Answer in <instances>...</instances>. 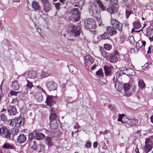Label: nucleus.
Masks as SVG:
<instances>
[{"mask_svg":"<svg viewBox=\"0 0 153 153\" xmlns=\"http://www.w3.org/2000/svg\"><path fill=\"white\" fill-rule=\"evenodd\" d=\"M100 37L102 39H108V35L106 33H103V34Z\"/></svg>","mask_w":153,"mask_h":153,"instance_id":"nucleus-46","label":"nucleus"},{"mask_svg":"<svg viewBox=\"0 0 153 153\" xmlns=\"http://www.w3.org/2000/svg\"><path fill=\"white\" fill-rule=\"evenodd\" d=\"M84 24L87 28L90 29H94L96 27L95 22L94 19H93L85 20L84 21Z\"/></svg>","mask_w":153,"mask_h":153,"instance_id":"nucleus-4","label":"nucleus"},{"mask_svg":"<svg viewBox=\"0 0 153 153\" xmlns=\"http://www.w3.org/2000/svg\"><path fill=\"white\" fill-rule=\"evenodd\" d=\"M146 140H148L149 143L153 144V136L151 137L149 139H146Z\"/></svg>","mask_w":153,"mask_h":153,"instance_id":"nucleus-56","label":"nucleus"},{"mask_svg":"<svg viewBox=\"0 0 153 153\" xmlns=\"http://www.w3.org/2000/svg\"><path fill=\"white\" fill-rule=\"evenodd\" d=\"M114 82L115 83V87L116 89L118 91H121L123 88V86L122 84L118 81Z\"/></svg>","mask_w":153,"mask_h":153,"instance_id":"nucleus-23","label":"nucleus"},{"mask_svg":"<svg viewBox=\"0 0 153 153\" xmlns=\"http://www.w3.org/2000/svg\"><path fill=\"white\" fill-rule=\"evenodd\" d=\"M150 40L151 41H153V35L152 36H150L149 37Z\"/></svg>","mask_w":153,"mask_h":153,"instance_id":"nucleus-64","label":"nucleus"},{"mask_svg":"<svg viewBox=\"0 0 153 153\" xmlns=\"http://www.w3.org/2000/svg\"><path fill=\"white\" fill-rule=\"evenodd\" d=\"M85 63V65H88L92 64L94 62V59L90 55H87L84 58Z\"/></svg>","mask_w":153,"mask_h":153,"instance_id":"nucleus-10","label":"nucleus"},{"mask_svg":"<svg viewBox=\"0 0 153 153\" xmlns=\"http://www.w3.org/2000/svg\"><path fill=\"white\" fill-rule=\"evenodd\" d=\"M129 41L130 42L133 44L135 42V40L134 39V37L133 36H130L128 38Z\"/></svg>","mask_w":153,"mask_h":153,"instance_id":"nucleus-47","label":"nucleus"},{"mask_svg":"<svg viewBox=\"0 0 153 153\" xmlns=\"http://www.w3.org/2000/svg\"><path fill=\"white\" fill-rule=\"evenodd\" d=\"M26 140L25 136L24 134H20L17 137V141L19 143H24Z\"/></svg>","mask_w":153,"mask_h":153,"instance_id":"nucleus-14","label":"nucleus"},{"mask_svg":"<svg viewBox=\"0 0 153 153\" xmlns=\"http://www.w3.org/2000/svg\"><path fill=\"white\" fill-rule=\"evenodd\" d=\"M91 143L89 142H87L85 145V146L87 148H88L91 146Z\"/></svg>","mask_w":153,"mask_h":153,"instance_id":"nucleus-57","label":"nucleus"},{"mask_svg":"<svg viewBox=\"0 0 153 153\" xmlns=\"http://www.w3.org/2000/svg\"><path fill=\"white\" fill-rule=\"evenodd\" d=\"M29 146L32 149H35L36 148V145L35 141L32 140H30L28 143Z\"/></svg>","mask_w":153,"mask_h":153,"instance_id":"nucleus-27","label":"nucleus"},{"mask_svg":"<svg viewBox=\"0 0 153 153\" xmlns=\"http://www.w3.org/2000/svg\"><path fill=\"white\" fill-rule=\"evenodd\" d=\"M47 86L49 91H51L55 90L56 88V84L53 81H50L47 84Z\"/></svg>","mask_w":153,"mask_h":153,"instance_id":"nucleus-9","label":"nucleus"},{"mask_svg":"<svg viewBox=\"0 0 153 153\" xmlns=\"http://www.w3.org/2000/svg\"><path fill=\"white\" fill-rule=\"evenodd\" d=\"M35 99L39 102H41L43 99L42 94L40 92L36 93L34 95Z\"/></svg>","mask_w":153,"mask_h":153,"instance_id":"nucleus-22","label":"nucleus"},{"mask_svg":"<svg viewBox=\"0 0 153 153\" xmlns=\"http://www.w3.org/2000/svg\"><path fill=\"white\" fill-rule=\"evenodd\" d=\"M131 85L129 83H126L124 84L123 90L124 91L130 90Z\"/></svg>","mask_w":153,"mask_h":153,"instance_id":"nucleus-35","label":"nucleus"},{"mask_svg":"<svg viewBox=\"0 0 153 153\" xmlns=\"http://www.w3.org/2000/svg\"><path fill=\"white\" fill-rule=\"evenodd\" d=\"M117 2V0H111L110 3L111 4V6L107 9V10L110 13L114 14L117 12L118 8L116 6V4Z\"/></svg>","mask_w":153,"mask_h":153,"instance_id":"nucleus-3","label":"nucleus"},{"mask_svg":"<svg viewBox=\"0 0 153 153\" xmlns=\"http://www.w3.org/2000/svg\"><path fill=\"white\" fill-rule=\"evenodd\" d=\"M131 119H129L128 118H125L124 119L123 121V123H126L129 125H131Z\"/></svg>","mask_w":153,"mask_h":153,"instance_id":"nucleus-40","label":"nucleus"},{"mask_svg":"<svg viewBox=\"0 0 153 153\" xmlns=\"http://www.w3.org/2000/svg\"><path fill=\"white\" fill-rule=\"evenodd\" d=\"M27 84L26 85L27 87L28 88H31L33 86V84L32 82L29 81L28 80H27Z\"/></svg>","mask_w":153,"mask_h":153,"instance_id":"nucleus-49","label":"nucleus"},{"mask_svg":"<svg viewBox=\"0 0 153 153\" xmlns=\"http://www.w3.org/2000/svg\"><path fill=\"white\" fill-rule=\"evenodd\" d=\"M106 29L107 33L111 36L114 35L116 33V30L113 27H108Z\"/></svg>","mask_w":153,"mask_h":153,"instance_id":"nucleus-15","label":"nucleus"},{"mask_svg":"<svg viewBox=\"0 0 153 153\" xmlns=\"http://www.w3.org/2000/svg\"><path fill=\"white\" fill-rule=\"evenodd\" d=\"M104 69L105 71V74L106 76L109 75L111 73V70L109 67L106 65L104 67Z\"/></svg>","mask_w":153,"mask_h":153,"instance_id":"nucleus-29","label":"nucleus"},{"mask_svg":"<svg viewBox=\"0 0 153 153\" xmlns=\"http://www.w3.org/2000/svg\"><path fill=\"white\" fill-rule=\"evenodd\" d=\"M104 48L107 50H110L112 48L111 45L109 44H105L104 45Z\"/></svg>","mask_w":153,"mask_h":153,"instance_id":"nucleus-43","label":"nucleus"},{"mask_svg":"<svg viewBox=\"0 0 153 153\" xmlns=\"http://www.w3.org/2000/svg\"><path fill=\"white\" fill-rule=\"evenodd\" d=\"M54 97L51 96H48L46 99L47 105L51 106L54 102Z\"/></svg>","mask_w":153,"mask_h":153,"instance_id":"nucleus-11","label":"nucleus"},{"mask_svg":"<svg viewBox=\"0 0 153 153\" xmlns=\"http://www.w3.org/2000/svg\"><path fill=\"white\" fill-rule=\"evenodd\" d=\"M18 102V100L17 98H14L13 99L11 103L15 104V105H17Z\"/></svg>","mask_w":153,"mask_h":153,"instance_id":"nucleus-53","label":"nucleus"},{"mask_svg":"<svg viewBox=\"0 0 153 153\" xmlns=\"http://www.w3.org/2000/svg\"><path fill=\"white\" fill-rule=\"evenodd\" d=\"M50 114L49 118L51 121L56 118L57 116L52 108H51L50 110Z\"/></svg>","mask_w":153,"mask_h":153,"instance_id":"nucleus-19","label":"nucleus"},{"mask_svg":"<svg viewBox=\"0 0 153 153\" xmlns=\"http://www.w3.org/2000/svg\"><path fill=\"white\" fill-rule=\"evenodd\" d=\"M134 28L139 29L140 27V25L139 23L137 22H134L133 23Z\"/></svg>","mask_w":153,"mask_h":153,"instance_id":"nucleus-41","label":"nucleus"},{"mask_svg":"<svg viewBox=\"0 0 153 153\" xmlns=\"http://www.w3.org/2000/svg\"><path fill=\"white\" fill-rule=\"evenodd\" d=\"M131 13L132 12L131 11L126 10V18L128 19Z\"/></svg>","mask_w":153,"mask_h":153,"instance_id":"nucleus-45","label":"nucleus"},{"mask_svg":"<svg viewBox=\"0 0 153 153\" xmlns=\"http://www.w3.org/2000/svg\"><path fill=\"white\" fill-rule=\"evenodd\" d=\"M97 2L102 10H105V7L100 1H97Z\"/></svg>","mask_w":153,"mask_h":153,"instance_id":"nucleus-36","label":"nucleus"},{"mask_svg":"<svg viewBox=\"0 0 153 153\" xmlns=\"http://www.w3.org/2000/svg\"><path fill=\"white\" fill-rule=\"evenodd\" d=\"M53 4L55 5L56 9L58 11L59 10V7L61 4L60 3H53Z\"/></svg>","mask_w":153,"mask_h":153,"instance_id":"nucleus-55","label":"nucleus"},{"mask_svg":"<svg viewBox=\"0 0 153 153\" xmlns=\"http://www.w3.org/2000/svg\"><path fill=\"white\" fill-rule=\"evenodd\" d=\"M146 44V42L145 41H139L136 43V45L138 48H141L143 46L144 47Z\"/></svg>","mask_w":153,"mask_h":153,"instance_id":"nucleus-26","label":"nucleus"},{"mask_svg":"<svg viewBox=\"0 0 153 153\" xmlns=\"http://www.w3.org/2000/svg\"><path fill=\"white\" fill-rule=\"evenodd\" d=\"M32 7L35 10L39 11L40 9V6L38 3L34 1L32 3Z\"/></svg>","mask_w":153,"mask_h":153,"instance_id":"nucleus-17","label":"nucleus"},{"mask_svg":"<svg viewBox=\"0 0 153 153\" xmlns=\"http://www.w3.org/2000/svg\"><path fill=\"white\" fill-rule=\"evenodd\" d=\"M45 143L49 146L52 145L53 144V142L51 138L49 137H46L45 138Z\"/></svg>","mask_w":153,"mask_h":153,"instance_id":"nucleus-32","label":"nucleus"},{"mask_svg":"<svg viewBox=\"0 0 153 153\" xmlns=\"http://www.w3.org/2000/svg\"><path fill=\"white\" fill-rule=\"evenodd\" d=\"M96 19L97 20L98 22L100 24L102 23V21L100 18L97 17L96 18Z\"/></svg>","mask_w":153,"mask_h":153,"instance_id":"nucleus-59","label":"nucleus"},{"mask_svg":"<svg viewBox=\"0 0 153 153\" xmlns=\"http://www.w3.org/2000/svg\"><path fill=\"white\" fill-rule=\"evenodd\" d=\"M37 76V73L34 71H30L27 73V77L30 79H34Z\"/></svg>","mask_w":153,"mask_h":153,"instance_id":"nucleus-20","label":"nucleus"},{"mask_svg":"<svg viewBox=\"0 0 153 153\" xmlns=\"http://www.w3.org/2000/svg\"><path fill=\"white\" fill-rule=\"evenodd\" d=\"M24 123V120L23 118L19 117L12 119L10 124L13 126H16L17 127L22 126Z\"/></svg>","mask_w":153,"mask_h":153,"instance_id":"nucleus-2","label":"nucleus"},{"mask_svg":"<svg viewBox=\"0 0 153 153\" xmlns=\"http://www.w3.org/2000/svg\"><path fill=\"white\" fill-rule=\"evenodd\" d=\"M152 148V145L148 142L147 140H146L145 146L144 147V151L146 153H148L151 151Z\"/></svg>","mask_w":153,"mask_h":153,"instance_id":"nucleus-8","label":"nucleus"},{"mask_svg":"<svg viewBox=\"0 0 153 153\" xmlns=\"http://www.w3.org/2000/svg\"><path fill=\"white\" fill-rule=\"evenodd\" d=\"M11 87L13 89L15 90H18L19 88V85L18 82L16 81L12 82Z\"/></svg>","mask_w":153,"mask_h":153,"instance_id":"nucleus-25","label":"nucleus"},{"mask_svg":"<svg viewBox=\"0 0 153 153\" xmlns=\"http://www.w3.org/2000/svg\"><path fill=\"white\" fill-rule=\"evenodd\" d=\"M48 75L49 74L47 72L43 71L42 72L41 76L42 78H44L48 76Z\"/></svg>","mask_w":153,"mask_h":153,"instance_id":"nucleus-44","label":"nucleus"},{"mask_svg":"<svg viewBox=\"0 0 153 153\" xmlns=\"http://www.w3.org/2000/svg\"><path fill=\"white\" fill-rule=\"evenodd\" d=\"M19 130L18 129H15L13 131V134L14 135H16L18 133H19Z\"/></svg>","mask_w":153,"mask_h":153,"instance_id":"nucleus-54","label":"nucleus"},{"mask_svg":"<svg viewBox=\"0 0 153 153\" xmlns=\"http://www.w3.org/2000/svg\"><path fill=\"white\" fill-rule=\"evenodd\" d=\"M110 22L111 24L117 29L120 31L122 30L123 25L117 20L111 19Z\"/></svg>","mask_w":153,"mask_h":153,"instance_id":"nucleus-5","label":"nucleus"},{"mask_svg":"<svg viewBox=\"0 0 153 153\" xmlns=\"http://www.w3.org/2000/svg\"><path fill=\"white\" fill-rule=\"evenodd\" d=\"M100 51L102 56L106 58L108 56V53L105 51L102 48H100Z\"/></svg>","mask_w":153,"mask_h":153,"instance_id":"nucleus-34","label":"nucleus"},{"mask_svg":"<svg viewBox=\"0 0 153 153\" xmlns=\"http://www.w3.org/2000/svg\"><path fill=\"white\" fill-rule=\"evenodd\" d=\"M97 65L96 64H94V65L91 68V69L92 70H94L97 67Z\"/></svg>","mask_w":153,"mask_h":153,"instance_id":"nucleus-61","label":"nucleus"},{"mask_svg":"<svg viewBox=\"0 0 153 153\" xmlns=\"http://www.w3.org/2000/svg\"><path fill=\"white\" fill-rule=\"evenodd\" d=\"M80 127L79 126V125L78 124V123H77V124H76V125L74 127V128L75 129V128H79Z\"/></svg>","mask_w":153,"mask_h":153,"instance_id":"nucleus-62","label":"nucleus"},{"mask_svg":"<svg viewBox=\"0 0 153 153\" xmlns=\"http://www.w3.org/2000/svg\"><path fill=\"white\" fill-rule=\"evenodd\" d=\"M36 88L37 89H39L40 91H42L43 93H44L46 95V92L41 87L39 86H37L36 87Z\"/></svg>","mask_w":153,"mask_h":153,"instance_id":"nucleus-52","label":"nucleus"},{"mask_svg":"<svg viewBox=\"0 0 153 153\" xmlns=\"http://www.w3.org/2000/svg\"><path fill=\"white\" fill-rule=\"evenodd\" d=\"M0 134L3 137L7 138H9L10 136V134L9 131L4 127H2L0 128Z\"/></svg>","mask_w":153,"mask_h":153,"instance_id":"nucleus-6","label":"nucleus"},{"mask_svg":"<svg viewBox=\"0 0 153 153\" xmlns=\"http://www.w3.org/2000/svg\"><path fill=\"white\" fill-rule=\"evenodd\" d=\"M98 143L97 142H95L93 143V147L94 148H96L97 146Z\"/></svg>","mask_w":153,"mask_h":153,"instance_id":"nucleus-60","label":"nucleus"},{"mask_svg":"<svg viewBox=\"0 0 153 153\" xmlns=\"http://www.w3.org/2000/svg\"><path fill=\"white\" fill-rule=\"evenodd\" d=\"M39 147H40L41 149H44V147L42 145H40L39 146Z\"/></svg>","mask_w":153,"mask_h":153,"instance_id":"nucleus-63","label":"nucleus"},{"mask_svg":"<svg viewBox=\"0 0 153 153\" xmlns=\"http://www.w3.org/2000/svg\"><path fill=\"white\" fill-rule=\"evenodd\" d=\"M138 121L135 119H131L130 125H137V124Z\"/></svg>","mask_w":153,"mask_h":153,"instance_id":"nucleus-39","label":"nucleus"},{"mask_svg":"<svg viewBox=\"0 0 153 153\" xmlns=\"http://www.w3.org/2000/svg\"><path fill=\"white\" fill-rule=\"evenodd\" d=\"M133 91H135L134 88L132 90H129L124 91V95L127 97H129L132 95Z\"/></svg>","mask_w":153,"mask_h":153,"instance_id":"nucleus-31","label":"nucleus"},{"mask_svg":"<svg viewBox=\"0 0 153 153\" xmlns=\"http://www.w3.org/2000/svg\"><path fill=\"white\" fill-rule=\"evenodd\" d=\"M117 60V55L115 54H112L110 58V62L115 63L116 62Z\"/></svg>","mask_w":153,"mask_h":153,"instance_id":"nucleus-28","label":"nucleus"},{"mask_svg":"<svg viewBox=\"0 0 153 153\" xmlns=\"http://www.w3.org/2000/svg\"><path fill=\"white\" fill-rule=\"evenodd\" d=\"M121 76L120 73L119 72H117L114 75V78L113 79V81L114 82L118 81V79L120 78Z\"/></svg>","mask_w":153,"mask_h":153,"instance_id":"nucleus-30","label":"nucleus"},{"mask_svg":"<svg viewBox=\"0 0 153 153\" xmlns=\"http://www.w3.org/2000/svg\"><path fill=\"white\" fill-rule=\"evenodd\" d=\"M8 112L11 115H14L17 113L16 109L14 106H9L8 108Z\"/></svg>","mask_w":153,"mask_h":153,"instance_id":"nucleus-13","label":"nucleus"},{"mask_svg":"<svg viewBox=\"0 0 153 153\" xmlns=\"http://www.w3.org/2000/svg\"><path fill=\"white\" fill-rule=\"evenodd\" d=\"M71 12L73 15H75L76 16L75 21H78L79 17V11L78 9L77 8H74L72 10Z\"/></svg>","mask_w":153,"mask_h":153,"instance_id":"nucleus-18","label":"nucleus"},{"mask_svg":"<svg viewBox=\"0 0 153 153\" xmlns=\"http://www.w3.org/2000/svg\"><path fill=\"white\" fill-rule=\"evenodd\" d=\"M68 30L74 36H79L81 33L80 28L79 27L75 26L72 24L70 25Z\"/></svg>","mask_w":153,"mask_h":153,"instance_id":"nucleus-1","label":"nucleus"},{"mask_svg":"<svg viewBox=\"0 0 153 153\" xmlns=\"http://www.w3.org/2000/svg\"><path fill=\"white\" fill-rule=\"evenodd\" d=\"M1 118L3 121H6L7 120V117L3 114H1L0 116Z\"/></svg>","mask_w":153,"mask_h":153,"instance_id":"nucleus-48","label":"nucleus"},{"mask_svg":"<svg viewBox=\"0 0 153 153\" xmlns=\"http://www.w3.org/2000/svg\"><path fill=\"white\" fill-rule=\"evenodd\" d=\"M121 71H123L124 72L126 73L127 74L129 75L133 76L135 74L134 70L131 68L126 69L123 68L121 69Z\"/></svg>","mask_w":153,"mask_h":153,"instance_id":"nucleus-12","label":"nucleus"},{"mask_svg":"<svg viewBox=\"0 0 153 153\" xmlns=\"http://www.w3.org/2000/svg\"><path fill=\"white\" fill-rule=\"evenodd\" d=\"M43 4V10L46 12H48L51 9L50 4L49 3L48 0H40Z\"/></svg>","mask_w":153,"mask_h":153,"instance_id":"nucleus-7","label":"nucleus"},{"mask_svg":"<svg viewBox=\"0 0 153 153\" xmlns=\"http://www.w3.org/2000/svg\"><path fill=\"white\" fill-rule=\"evenodd\" d=\"M5 149H13V146L8 143H5L2 146Z\"/></svg>","mask_w":153,"mask_h":153,"instance_id":"nucleus-33","label":"nucleus"},{"mask_svg":"<svg viewBox=\"0 0 153 153\" xmlns=\"http://www.w3.org/2000/svg\"><path fill=\"white\" fill-rule=\"evenodd\" d=\"M139 87L140 88H143L145 86V84L144 82L142 80H140L138 83Z\"/></svg>","mask_w":153,"mask_h":153,"instance_id":"nucleus-37","label":"nucleus"},{"mask_svg":"<svg viewBox=\"0 0 153 153\" xmlns=\"http://www.w3.org/2000/svg\"><path fill=\"white\" fill-rule=\"evenodd\" d=\"M148 66V62H146L144 66H142L143 69L146 68Z\"/></svg>","mask_w":153,"mask_h":153,"instance_id":"nucleus-58","label":"nucleus"},{"mask_svg":"<svg viewBox=\"0 0 153 153\" xmlns=\"http://www.w3.org/2000/svg\"><path fill=\"white\" fill-rule=\"evenodd\" d=\"M91 9L93 13L95 14H98L99 12V10L98 7L94 4H92L91 6Z\"/></svg>","mask_w":153,"mask_h":153,"instance_id":"nucleus-16","label":"nucleus"},{"mask_svg":"<svg viewBox=\"0 0 153 153\" xmlns=\"http://www.w3.org/2000/svg\"><path fill=\"white\" fill-rule=\"evenodd\" d=\"M68 68L70 72L74 74H75L77 72V69L73 65H70L68 66Z\"/></svg>","mask_w":153,"mask_h":153,"instance_id":"nucleus-21","label":"nucleus"},{"mask_svg":"<svg viewBox=\"0 0 153 153\" xmlns=\"http://www.w3.org/2000/svg\"><path fill=\"white\" fill-rule=\"evenodd\" d=\"M18 93H19V92L18 91L16 92L12 90H11L10 91V94L12 96H16Z\"/></svg>","mask_w":153,"mask_h":153,"instance_id":"nucleus-50","label":"nucleus"},{"mask_svg":"<svg viewBox=\"0 0 153 153\" xmlns=\"http://www.w3.org/2000/svg\"><path fill=\"white\" fill-rule=\"evenodd\" d=\"M44 137V135L42 133L36 132L35 134V137L37 140L42 139Z\"/></svg>","mask_w":153,"mask_h":153,"instance_id":"nucleus-24","label":"nucleus"},{"mask_svg":"<svg viewBox=\"0 0 153 153\" xmlns=\"http://www.w3.org/2000/svg\"><path fill=\"white\" fill-rule=\"evenodd\" d=\"M118 118L117 119L118 121L119 122H121L123 123V120H122V119L123 118V117L125 116V115L124 114H118Z\"/></svg>","mask_w":153,"mask_h":153,"instance_id":"nucleus-42","label":"nucleus"},{"mask_svg":"<svg viewBox=\"0 0 153 153\" xmlns=\"http://www.w3.org/2000/svg\"><path fill=\"white\" fill-rule=\"evenodd\" d=\"M36 88L37 89H39L40 91H42L43 93H44L46 95V92L41 87L39 86H37L36 87Z\"/></svg>","mask_w":153,"mask_h":153,"instance_id":"nucleus-51","label":"nucleus"},{"mask_svg":"<svg viewBox=\"0 0 153 153\" xmlns=\"http://www.w3.org/2000/svg\"><path fill=\"white\" fill-rule=\"evenodd\" d=\"M96 74L97 75L100 76H102L104 75L102 69H101L97 71Z\"/></svg>","mask_w":153,"mask_h":153,"instance_id":"nucleus-38","label":"nucleus"}]
</instances>
